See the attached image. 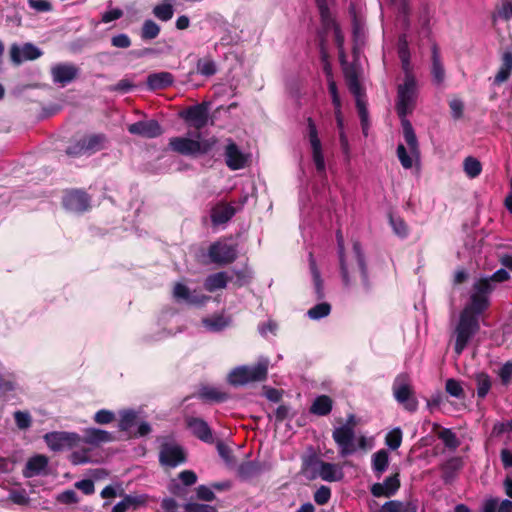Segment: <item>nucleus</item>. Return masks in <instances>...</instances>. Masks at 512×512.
Wrapping results in <instances>:
<instances>
[{"label": "nucleus", "mask_w": 512, "mask_h": 512, "mask_svg": "<svg viewBox=\"0 0 512 512\" xmlns=\"http://www.w3.org/2000/svg\"><path fill=\"white\" fill-rule=\"evenodd\" d=\"M336 239L343 284L346 287L354 285L356 275L359 274L362 286L367 289L369 287L368 275L360 243L358 241L353 243V256L349 258L345 254L344 237L340 230L336 233Z\"/></svg>", "instance_id": "1"}, {"label": "nucleus", "mask_w": 512, "mask_h": 512, "mask_svg": "<svg viewBox=\"0 0 512 512\" xmlns=\"http://www.w3.org/2000/svg\"><path fill=\"white\" fill-rule=\"evenodd\" d=\"M303 473L308 479L320 478L327 482H337L343 479L344 473L340 465L325 462L316 456H309L304 459Z\"/></svg>", "instance_id": "2"}, {"label": "nucleus", "mask_w": 512, "mask_h": 512, "mask_svg": "<svg viewBox=\"0 0 512 512\" xmlns=\"http://www.w3.org/2000/svg\"><path fill=\"white\" fill-rule=\"evenodd\" d=\"M270 361L260 357L254 366L242 365L235 367L228 375V382L233 386H243L250 382L266 380Z\"/></svg>", "instance_id": "3"}, {"label": "nucleus", "mask_w": 512, "mask_h": 512, "mask_svg": "<svg viewBox=\"0 0 512 512\" xmlns=\"http://www.w3.org/2000/svg\"><path fill=\"white\" fill-rule=\"evenodd\" d=\"M217 143L215 137L200 140V134H197V139L187 137H173L169 141L170 148L182 155L196 156L203 155L210 152Z\"/></svg>", "instance_id": "4"}, {"label": "nucleus", "mask_w": 512, "mask_h": 512, "mask_svg": "<svg viewBox=\"0 0 512 512\" xmlns=\"http://www.w3.org/2000/svg\"><path fill=\"white\" fill-rule=\"evenodd\" d=\"M332 437L342 457L354 454L358 448L365 450L368 445L367 438L364 435L356 437L355 431L349 426L336 427Z\"/></svg>", "instance_id": "5"}, {"label": "nucleus", "mask_w": 512, "mask_h": 512, "mask_svg": "<svg viewBox=\"0 0 512 512\" xmlns=\"http://www.w3.org/2000/svg\"><path fill=\"white\" fill-rule=\"evenodd\" d=\"M479 328V320L476 315H472L470 309H463L455 328L454 350L457 355L463 352L471 338L479 331Z\"/></svg>", "instance_id": "6"}, {"label": "nucleus", "mask_w": 512, "mask_h": 512, "mask_svg": "<svg viewBox=\"0 0 512 512\" xmlns=\"http://www.w3.org/2000/svg\"><path fill=\"white\" fill-rule=\"evenodd\" d=\"M417 84L415 78L406 74L403 84L398 86L396 111L400 119L407 118L416 106Z\"/></svg>", "instance_id": "7"}, {"label": "nucleus", "mask_w": 512, "mask_h": 512, "mask_svg": "<svg viewBox=\"0 0 512 512\" xmlns=\"http://www.w3.org/2000/svg\"><path fill=\"white\" fill-rule=\"evenodd\" d=\"M320 16L321 22L325 30L332 29L334 31L335 42L338 48L339 53V61L341 65H346L347 58L344 50V36L340 30V27L334 21L327 4V0H316Z\"/></svg>", "instance_id": "8"}, {"label": "nucleus", "mask_w": 512, "mask_h": 512, "mask_svg": "<svg viewBox=\"0 0 512 512\" xmlns=\"http://www.w3.org/2000/svg\"><path fill=\"white\" fill-rule=\"evenodd\" d=\"M393 394L395 399L410 412L416 411L418 401L413 396L411 380L408 374L398 375L393 383Z\"/></svg>", "instance_id": "9"}, {"label": "nucleus", "mask_w": 512, "mask_h": 512, "mask_svg": "<svg viewBox=\"0 0 512 512\" xmlns=\"http://www.w3.org/2000/svg\"><path fill=\"white\" fill-rule=\"evenodd\" d=\"M47 446L54 452L77 447L81 443V436L75 432L56 431L44 435Z\"/></svg>", "instance_id": "10"}, {"label": "nucleus", "mask_w": 512, "mask_h": 512, "mask_svg": "<svg viewBox=\"0 0 512 512\" xmlns=\"http://www.w3.org/2000/svg\"><path fill=\"white\" fill-rule=\"evenodd\" d=\"M248 196H242L239 201L232 203H218L211 210V221L213 225L227 223L247 202Z\"/></svg>", "instance_id": "11"}, {"label": "nucleus", "mask_w": 512, "mask_h": 512, "mask_svg": "<svg viewBox=\"0 0 512 512\" xmlns=\"http://www.w3.org/2000/svg\"><path fill=\"white\" fill-rule=\"evenodd\" d=\"M309 142L312 148V159L319 174H325L326 165L322 152L321 141L318 137L317 127L312 118L307 120Z\"/></svg>", "instance_id": "12"}, {"label": "nucleus", "mask_w": 512, "mask_h": 512, "mask_svg": "<svg viewBox=\"0 0 512 512\" xmlns=\"http://www.w3.org/2000/svg\"><path fill=\"white\" fill-rule=\"evenodd\" d=\"M309 142L312 148V159L319 174H325L326 165L322 152L321 141L318 137L317 127L312 118L307 120Z\"/></svg>", "instance_id": "13"}, {"label": "nucleus", "mask_w": 512, "mask_h": 512, "mask_svg": "<svg viewBox=\"0 0 512 512\" xmlns=\"http://www.w3.org/2000/svg\"><path fill=\"white\" fill-rule=\"evenodd\" d=\"M159 461L163 466L174 468L186 461V455L178 444L165 442L160 448Z\"/></svg>", "instance_id": "14"}, {"label": "nucleus", "mask_w": 512, "mask_h": 512, "mask_svg": "<svg viewBox=\"0 0 512 512\" xmlns=\"http://www.w3.org/2000/svg\"><path fill=\"white\" fill-rule=\"evenodd\" d=\"M208 255L213 263L226 265L237 258V249L233 244L219 241L210 246Z\"/></svg>", "instance_id": "15"}, {"label": "nucleus", "mask_w": 512, "mask_h": 512, "mask_svg": "<svg viewBox=\"0 0 512 512\" xmlns=\"http://www.w3.org/2000/svg\"><path fill=\"white\" fill-rule=\"evenodd\" d=\"M78 74L79 68L72 63H58L51 67L52 80L61 87L71 83Z\"/></svg>", "instance_id": "16"}, {"label": "nucleus", "mask_w": 512, "mask_h": 512, "mask_svg": "<svg viewBox=\"0 0 512 512\" xmlns=\"http://www.w3.org/2000/svg\"><path fill=\"white\" fill-rule=\"evenodd\" d=\"M42 55V51L32 43H25L24 45L13 44L10 47L11 61L19 65L24 61H32L38 59Z\"/></svg>", "instance_id": "17"}, {"label": "nucleus", "mask_w": 512, "mask_h": 512, "mask_svg": "<svg viewBox=\"0 0 512 512\" xmlns=\"http://www.w3.org/2000/svg\"><path fill=\"white\" fill-rule=\"evenodd\" d=\"M63 205L70 212L80 213L89 208L90 199L85 192L75 190L64 196Z\"/></svg>", "instance_id": "18"}, {"label": "nucleus", "mask_w": 512, "mask_h": 512, "mask_svg": "<svg viewBox=\"0 0 512 512\" xmlns=\"http://www.w3.org/2000/svg\"><path fill=\"white\" fill-rule=\"evenodd\" d=\"M182 117L196 129H201L208 123L209 111L205 103L189 107Z\"/></svg>", "instance_id": "19"}, {"label": "nucleus", "mask_w": 512, "mask_h": 512, "mask_svg": "<svg viewBox=\"0 0 512 512\" xmlns=\"http://www.w3.org/2000/svg\"><path fill=\"white\" fill-rule=\"evenodd\" d=\"M400 488L399 474L395 473L387 477L383 482L374 483L370 492L374 497H391Z\"/></svg>", "instance_id": "20"}, {"label": "nucleus", "mask_w": 512, "mask_h": 512, "mask_svg": "<svg viewBox=\"0 0 512 512\" xmlns=\"http://www.w3.org/2000/svg\"><path fill=\"white\" fill-rule=\"evenodd\" d=\"M224 156L225 163L231 170H239L246 165L247 157L231 139L225 147Z\"/></svg>", "instance_id": "21"}, {"label": "nucleus", "mask_w": 512, "mask_h": 512, "mask_svg": "<svg viewBox=\"0 0 512 512\" xmlns=\"http://www.w3.org/2000/svg\"><path fill=\"white\" fill-rule=\"evenodd\" d=\"M128 131L131 134L145 138H155L162 134V128L156 120L138 121L129 125Z\"/></svg>", "instance_id": "22"}, {"label": "nucleus", "mask_w": 512, "mask_h": 512, "mask_svg": "<svg viewBox=\"0 0 512 512\" xmlns=\"http://www.w3.org/2000/svg\"><path fill=\"white\" fill-rule=\"evenodd\" d=\"M173 297L177 301H183L192 305H203L209 299L208 296L199 294L196 291L191 292L190 289L182 283L175 284Z\"/></svg>", "instance_id": "23"}, {"label": "nucleus", "mask_w": 512, "mask_h": 512, "mask_svg": "<svg viewBox=\"0 0 512 512\" xmlns=\"http://www.w3.org/2000/svg\"><path fill=\"white\" fill-rule=\"evenodd\" d=\"M186 423L190 431L201 441L211 443L213 441L212 431L203 419L197 417H188Z\"/></svg>", "instance_id": "24"}, {"label": "nucleus", "mask_w": 512, "mask_h": 512, "mask_svg": "<svg viewBox=\"0 0 512 512\" xmlns=\"http://www.w3.org/2000/svg\"><path fill=\"white\" fill-rule=\"evenodd\" d=\"M114 440L113 435L105 430L98 428H86L83 431L81 442L89 445L98 446L102 443L111 442Z\"/></svg>", "instance_id": "25"}, {"label": "nucleus", "mask_w": 512, "mask_h": 512, "mask_svg": "<svg viewBox=\"0 0 512 512\" xmlns=\"http://www.w3.org/2000/svg\"><path fill=\"white\" fill-rule=\"evenodd\" d=\"M48 462V458L44 455H35L31 457L25 465L23 476L25 478H32L45 473Z\"/></svg>", "instance_id": "26"}, {"label": "nucleus", "mask_w": 512, "mask_h": 512, "mask_svg": "<svg viewBox=\"0 0 512 512\" xmlns=\"http://www.w3.org/2000/svg\"><path fill=\"white\" fill-rule=\"evenodd\" d=\"M401 125L403 129V137L409 150L413 156L419 157V144L412 127L411 122L407 118L401 119Z\"/></svg>", "instance_id": "27"}, {"label": "nucleus", "mask_w": 512, "mask_h": 512, "mask_svg": "<svg viewBox=\"0 0 512 512\" xmlns=\"http://www.w3.org/2000/svg\"><path fill=\"white\" fill-rule=\"evenodd\" d=\"M431 74L433 77V81L440 85L444 82L445 79V69L440 57V53L436 44L432 46V65H431Z\"/></svg>", "instance_id": "28"}, {"label": "nucleus", "mask_w": 512, "mask_h": 512, "mask_svg": "<svg viewBox=\"0 0 512 512\" xmlns=\"http://www.w3.org/2000/svg\"><path fill=\"white\" fill-rule=\"evenodd\" d=\"M228 281H232V278L226 272L214 273L205 279L204 288L209 292H214L226 288Z\"/></svg>", "instance_id": "29"}, {"label": "nucleus", "mask_w": 512, "mask_h": 512, "mask_svg": "<svg viewBox=\"0 0 512 512\" xmlns=\"http://www.w3.org/2000/svg\"><path fill=\"white\" fill-rule=\"evenodd\" d=\"M174 77L169 72L152 73L147 78V85L151 90L163 89L173 83Z\"/></svg>", "instance_id": "30"}, {"label": "nucleus", "mask_w": 512, "mask_h": 512, "mask_svg": "<svg viewBox=\"0 0 512 512\" xmlns=\"http://www.w3.org/2000/svg\"><path fill=\"white\" fill-rule=\"evenodd\" d=\"M512 73V53L504 52L501 57V66L495 75L494 83L501 84L507 81Z\"/></svg>", "instance_id": "31"}, {"label": "nucleus", "mask_w": 512, "mask_h": 512, "mask_svg": "<svg viewBox=\"0 0 512 512\" xmlns=\"http://www.w3.org/2000/svg\"><path fill=\"white\" fill-rule=\"evenodd\" d=\"M389 465V454L382 449L372 455V470L377 478L387 470Z\"/></svg>", "instance_id": "32"}, {"label": "nucleus", "mask_w": 512, "mask_h": 512, "mask_svg": "<svg viewBox=\"0 0 512 512\" xmlns=\"http://www.w3.org/2000/svg\"><path fill=\"white\" fill-rule=\"evenodd\" d=\"M341 66L350 92L355 96L356 99L360 98L361 85L358 81L356 71L354 68L350 67L348 63Z\"/></svg>", "instance_id": "33"}, {"label": "nucleus", "mask_w": 512, "mask_h": 512, "mask_svg": "<svg viewBox=\"0 0 512 512\" xmlns=\"http://www.w3.org/2000/svg\"><path fill=\"white\" fill-rule=\"evenodd\" d=\"M198 397L208 402H223L228 398V395L219 388L203 386L198 392Z\"/></svg>", "instance_id": "34"}, {"label": "nucleus", "mask_w": 512, "mask_h": 512, "mask_svg": "<svg viewBox=\"0 0 512 512\" xmlns=\"http://www.w3.org/2000/svg\"><path fill=\"white\" fill-rule=\"evenodd\" d=\"M489 306L488 297L485 295H480L479 293L473 292L471 295V303L467 305L464 309H470V313L472 315L478 316L487 309Z\"/></svg>", "instance_id": "35"}, {"label": "nucleus", "mask_w": 512, "mask_h": 512, "mask_svg": "<svg viewBox=\"0 0 512 512\" xmlns=\"http://www.w3.org/2000/svg\"><path fill=\"white\" fill-rule=\"evenodd\" d=\"M332 410V400L330 397L326 395L318 396L313 404L311 405L310 412L319 415L325 416L329 414Z\"/></svg>", "instance_id": "36"}, {"label": "nucleus", "mask_w": 512, "mask_h": 512, "mask_svg": "<svg viewBox=\"0 0 512 512\" xmlns=\"http://www.w3.org/2000/svg\"><path fill=\"white\" fill-rule=\"evenodd\" d=\"M261 471L260 464L255 461H247L239 465L237 475L242 480H249L257 476Z\"/></svg>", "instance_id": "37"}, {"label": "nucleus", "mask_w": 512, "mask_h": 512, "mask_svg": "<svg viewBox=\"0 0 512 512\" xmlns=\"http://www.w3.org/2000/svg\"><path fill=\"white\" fill-rule=\"evenodd\" d=\"M417 507L415 504L411 502H401L397 500H391L386 502L382 508L381 512H416Z\"/></svg>", "instance_id": "38"}, {"label": "nucleus", "mask_w": 512, "mask_h": 512, "mask_svg": "<svg viewBox=\"0 0 512 512\" xmlns=\"http://www.w3.org/2000/svg\"><path fill=\"white\" fill-rule=\"evenodd\" d=\"M196 71L202 76L210 77L216 74L217 65L211 56H205L197 61Z\"/></svg>", "instance_id": "39"}, {"label": "nucleus", "mask_w": 512, "mask_h": 512, "mask_svg": "<svg viewBox=\"0 0 512 512\" xmlns=\"http://www.w3.org/2000/svg\"><path fill=\"white\" fill-rule=\"evenodd\" d=\"M82 142L88 155H90L104 148L106 138L104 135H91L82 138Z\"/></svg>", "instance_id": "40"}, {"label": "nucleus", "mask_w": 512, "mask_h": 512, "mask_svg": "<svg viewBox=\"0 0 512 512\" xmlns=\"http://www.w3.org/2000/svg\"><path fill=\"white\" fill-rule=\"evenodd\" d=\"M202 322L203 325L211 331H221L229 325L230 318L223 315H215L211 318L203 319Z\"/></svg>", "instance_id": "41"}, {"label": "nucleus", "mask_w": 512, "mask_h": 512, "mask_svg": "<svg viewBox=\"0 0 512 512\" xmlns=\"http://www.w3.org/2000/svg\"><path fill=\"white\" fill-rule=\"evenodd\" d=\"M153 14L160 21L167 22L174 15L173 5L168 2L158 4L153 8Z\"/></svg>", "instance_id": "42"}, {"label": "nucleus", "mask_w": 512, "mask_h": 512, "mask_svg": "<svg viewBox=\"0 0 512 512\" xmlns=\"http://www.w3.org/2000/svg\"><path fill=\"white\" fill-rule=\"evenodd\" d=\"M463 168L466 175L471 179L478 177L482 171L480 161L471 156L465 158Z\"/></svg>", "instance_id": "43"}, {"label": "nucleus", "mask_w": 512, "mask_h": 512, "mask_svg": "<svg viewBox=\"0 0 512 512\" xmlns=\"http://www.w3.org/2000/svg\"><path fill=\"white\" fill-rule=\"evenodd\" d=\"M438 438L442 440L445 447L450 450H456L460 445V441L458 440L456 434L451 429H442L438 433Z\"/></svg>", "instance_id": "44"}, {"label": "nucleus", "mask_w": 512, "mask_h": 512, "mask_svg": "<svg viewBox=\"0 0 512 512\" xmlns=\"http://www.w3.org/2000/svg\"><path fill=\"white\" fill-rule=\"evenodd\" d=\"M477 384V396L479 398H485L491 388V379L485 373H478L475 376Z\"/></svg>", "instance_id": "45"}, {"label": "nucleus", "mask_w": 512, "mask_h": 512, "mask_svg": "<svg viewBox=\"0 0 512 512\" xmlns=\"http://www.w3.org/2000/svg\"><path fill=\"white\" fill-rule=\"evenodd\" d=\"M309 265H310V271H311V274L313 277L317 297L322 298L324 294H323V285H322L321 275L316 266V262L313 258V255L311 253L309 255Z\"/></svg>", "instance_id": "46"}, {"label": "nucleus", "mask_w": 512, "mask_h": 512, "mask_svg": "<svg viewBox=\"0 0 512 512\" xmlns=\"http://www.w3.org/2000/svg\"><path fill=\"white\" fill-rule=\"evenodd\" d=\"M160 33V26L154 22L153 20H146L143 23L141 38L144 40H152L155 39Z\"/></svg>", "instance_id": "47"}, {"label": "nucleus", "mask_w": 512, "mask_h": 512, "mask_svg": "<svg viewBox=\"0 0 512 512\" xmlns=\"http://www.w3.org/2000/svg\"><path fill=\"white\" fill-rule=\"evenodd\" d=\"M330 311L331 306L326 302H322L309 309L307 315L310 319L319 320L328 316Z\"/></svg>", "instance_id": "48"}, {"label": "nucleus", "mask_w": 512, "mask_h": 512, "mask_svg": "<svg viewBox=\"0 0 512 512\" xmlns=\"http://www.w3.org/2000/svg\"><path fill=\"white\" fill-rule=\"evenodd\" d=\"M125 499L128 508L137 509L139 507L145 506L147 504L149 496L147 494H137V495H131V494H125L122 495Z\"/></svg>", "instance_id": "49"}, {"label": "nucleus", "mask_w": 512, "mask_h": 512, "mask_svg": "<svg viewBox=\"0 0 512 512\" xmlns=\"http://www.w3.org/2000/svg\"><path fill=\"white\" fill-rule=\"evenodd\" d=\"M397 157L405 169H410L413 166V158H417L410 153L407 152L405 146L403 144H399L397 147Z\"/></svg>", "instance_id": "50"}, {"label": "nucleus", "mask_w": 512, "mask_h": 512, "mask_svg": "<svg viewBox=\"0 0 512 512\" xmlns=\"http://www.w3.org/2000/svg\"><path fill=\"white\" fill-rule=\"evenodd\" d=\"M474 292L479 293L480 295L487 296L494 289L493 282L489 277L481 278L474 283L473 286Z\"/></svg>", "instance_id": "51"}, {"label": "nucleus", "mask_w": 512, "mask_h": 512, "mask_svg": "<svg viewBox=\"0 0 512 512\" xmlns=\"http://www.w3.org/2000/svg\"><path fill=\"white\" fill-rule=\"evenodd\" d=\"M231 278L232 280L234 279V284L237 287H242L250 282L252 278V272L248 268L242 270H233V277Z\"/></svg>", "instance_id": "52"}, {"label": "nucleus", "mask_w": 512, "mask_h": 512, "mask_svg": "<svg viewBox=\"0 0 512 512\" xmlns=\"http://www.w3.org/2000/svg\"><path fill=\"white\" fill-rule=\"evenodd\" d=\"M137 419L136 412L132 410L124 411L121 413V418L119 422V428L122 431L129 430L135 423Z\"/></svg>", "instance_id": "53"}, {"label": "nucleus", "mask_w": 512, "mask_h": 512, "mask_svg": "<svg viewBox=\"0 0 512 512\" xmlns=\"http://www.w3.org/2000/svg\"><path fill=\"white\" fill-rule=\"evenodd\" d=\"M9 500L17 505H28L30 498L24 489H13L9 492Z\"/></svg>", "instance_id": "54"}, {"label": "nucleus", "mask_w": 512, "mask_h": 512, "mask_svg": "<svg viewBox=\"0 0 512 512\" xmlns=\"http://www.w3.org/2000/svg\"><path fill=\"white\" fill-rule=\"evenodd\" d=\"M445 389H446V392L453 397H456V398L464 397V391H463L461 383L453 378H450L446 381Z\"/></svg>", "instance_id": "55"}, {"label": "nucleus", "mask_w": 512, "mask_h": 512, "mask_svg": "<svg viewBox=\"0 0 512 512\" xmlns=\"http://www.w3.org/2000/svg\"><path fill=\"white\" fill-rule=\"evenodd\" d=\"M56 500L59 502V503H62V504H76L79 502V497L77 495V493L72 490V489H68V490H65L61 493H59L57 496H56Z\"/></svg>", "instance_id": "56"}, {"label": "nucleus", "mask_w": 512, "mask_h": 512, "mask_svg": "<svg viewBox=\"0 0 512 512\" xmlns=\"http://www.w3.org/2000/svg\"><path fill=\"white\" fill-rule=\"evenodd\" d=\"M402 441V432L400 428H396L390 431L386 436V444L391 449H397L401 445Z\"/></svg>", "instance_id": "57"}, {"label": "nucleus", "mask_w": 512, "mask_h": 512, "mask_svg": "<svg viewBox=\"0 0 512 512\" xmlns=\"http://www.w3.org/2000/svg\"><path fill=\"white\" fill-rule=\"evenodd\" d=\"M331 497V490L327 486H321L314 494V501L318 505H325Z\"/></svg>", "instance_id": "58"}, {"label": "nucleus", "mask_w": 512, "mask_h": 512, "mask_svg": "<svg viewBox=\"0 0 512 512\" xmlns=\"http://www.w3.org/2000/svg\"><path fill=\"white\" fill-rule=\"evenodd\" d=\"M14 419L20 429H27L31 425V416L28 412L16 411L14 413Z\"/></svg>", "instance_id": "59"}, {"label": "nucleus", "mask_w": 512, "mask_h": 512, "mask_svg": "<svg viewBox=\"0 0 512 512\" xmlns=\"http://www.w3.org/2000/svg\"><path fill=\"white\" fill-rule=\"evenodd\" d=\"M115 419V414L106 409H101L94 415V421L97 424H108L111 423Z\"/></svg>", "instance_id": "60"}, {"label": "nucleus", "mask_w": 512, "mask_h": 512, "mask_svg": "<svg viewBox=\"0 0 512 512\" xmlns=\"http://www.w3.org/2000/svg\"><path fill=\"white\" fill-rule=\"evenodd\" d=\"M327 84H328V90H329V93L331 95L332 103H333L334 108L341 107V105H342L341 104V99H340V96H339V93H338V89H337V85H336L335 80L334 79H328Z\"/></svg>", "instance_id": "61"}, {"label": "nucleus", "mask_w": 512, "mask_h": 512, "mask_svg": "<svg viewBox=\"0 0 512 512\" xmlns=\"http://www.w3.org/2000/svg\"><path fill=\"white\" fill-rule=\"evenodd\" d=\"M74 486L81 490L85 495H91L95 492L94 482L90 479L77 481Z\"/></svg>", "instance_id": "62"}, {"label": "nucleus", "mask_w": 512, "mask_h": 512, "mask_svg": "<svg viewBox=\"0 0 512 512\" xmlns=\"http://www.w3.org/2000/svg\"><path fill=\"white\" fill-rule=\"evenodd\" d=\"M187 512H218L215 507L207 504L190 503L186 506Z\"/></svg>", "instance_id": "63"}, {"label": "nucleus", "mask_w": 512, "mask_h": 512, "mask_svg": "<svg viewBox=\"0 0 512 512\" xmlns=\"http://www.w3.org/2000/svg\"><path fill=\"white\" fill-rule=\"evenodd\" d=\"M499 376L503 382V384H509L512 380V362L505 363L500 371Z\"/></svg>", "instance_id": "64"}]
</instances>
